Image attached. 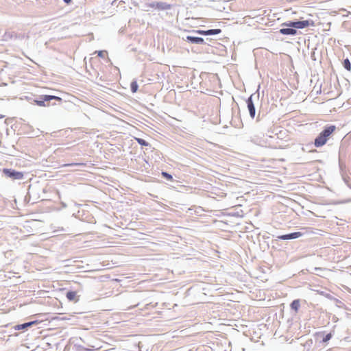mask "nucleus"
I'll return each mask as SVG.
<instances>
[{
    "instance_id": "1",
    "label": "nucleus",
    "mask_w": 351,
    "mask_h": 351,
    "mask_svg": "<svg viewBox=\"0 0 351 351\" xmlns=\"http://www.w3.org/2000/svg\"><path fill=\"white\" fill-rule=\"evenodd\" d=\"M336 127L335 125L326 126L324 130L318 135L315 139V146L319 147L323 146L327 142L328 138L332 134L335 130Z\"/></svg>"
},
{
    "instance_id": "2",
    "label": "nucleus",
    "mask_w": 351,
    "mask_h": 351,
    "mask_svg": "<svg viewBox=\"0 0 351 351\" xmlns=\"http://www.w3.org/2000/svg\"><path fill=\"white\" fill-rule=\"evenodd\" d=\"M145 11H149V8H155L158 10H169L172 8V5L171 4H169L166 2H151V3H145Z\"/></svg>"
},
{
    "instance_id": "3",
    "label": "nucleus",
    "mask_w": 351,
    "mask_h": 351,
    "mask_svg": "<svg viewBox=\"0 0 351 351\" xmlns=\"http://www.w3.org/2000/svg\"><path fill=\"white\" fill-rule=\"evenodd\" d=\"M313 22L309 20L305 21H290L289 23H284L282 24V26L293 27L295 29H303L306 27H308L311 25H313Z\"/></svg>"
},
{
    "instance_id": "4",
    "label": "nucleus",
    "mask_w": 351,
    "mask_h": 351,
    "mask_svg": "<svg viewBox=\"0 0 351 351\" xmlns=\"http://www.w3.org/2000/svg\"><path fill=\"white\" fill-rule=\"evenodd\" d=\"M5 176L12 178L13 180H21L23 178V173L10 169H4L3 170Z\"/></svg>"
},
{
    "instance_id": "5",
    "label": "nucleus",
    "mask_w": 351,
    "mask_h": 351,
    "mask_svg": "<svg viewBox=\"0 0 351 351\" xmlns=\"http://www.w3.org/2000/svg\"><path fill=\"white\" fill-rule=\"evenodd\" d=\"M254 95H251L246 101L247 109L251 118L254 119L256 114V109L253 102Z\"/></svg>"
},
{
    "instance_id": "6",
    "label": "nucleus",
    "mask_w": 351,
    "mask_h": 351,
    "mask_svg": "<svg viewBox=\"0 0 351 351\" xmlns=\"http://www.w3.org/2000/svg\"><path fill=\"white\" fill-rule=\"evenodd\" d=\"M302 234L300 232H295L287 234L278 236L277 238L280 240H291L300 237Z\"/></svg>"
},
{
    "instance_id": "7",
    "label": "nucleus",
    "mask_w": 351,
    "mask_h": 351,
    "mask_svg": "<svg viewBox=\"0 0 351 351\" xmlns=\"http://www.w3.org/2000/svg\"><path fill=\"white\" fill-rule=\"evenodd\" d=\"M186 41L197 45H203L205 44L204 40L201 37L187 36L185 39Z\"/></svg>"
},
{
    "instance_id": "8",
    "label": "nucleus",
    "mask_w": 351,
    "mask_h": 351,
    "mask_svg": "<svg viewBox=\"0 0 351 351\" xmlns=\"http://www.w3.org/2000/svg\"><path fill=\"white\" fill-rule=\"evenodd\" d=\"M36 324H38L37 321H32V322H29L23 323L21 324L16 325L14 328L15 330H25L27 328H29L33 325H35Z\"/></svg>"
},
{
    "instance_id": "9",
    "label": "nucleus",
    "mask_w": 351,
    "mask_h": 351,
    "mask_svg": "<svg viewBox=\"0 0 351 351\" xmlns=\"http://www.w3.org/2000/svg\"><path fill=\"white\" fill-rule=\"evenodd\" d=\"M279 32L283 35L293 36L297 34V30L295 29L293 27H285V28H281L279 30Z\"/></svg>"
},
{
    "instance_id": "10",
    "label": "nucleus",
    "mask_w": 351,
    "mask_h": 351,
    "mask_svg": "<svg viewBox=\"0 0 351 351\" xmlns=\"http://www.w3.org/2000/svg\"><path fill=\"white\" fill-rule=\"evenodd\" d=\"M45 95H41L39 99L35 100V102L39 106H46L45 102L49 100H45Z\"/></svg>"
},
{
    "instance_id": "11",
    "label": "nucleus",
    "mask_w": 351,
    "mask_h": 351,
    "mask_svg": "<svg viewBox=\"0 0 351 351\" xmlns=\"http://www.w3.org/2000/svg\"><path fill=\"white\" fill-rule=\"evenodd\" d=\"M300 306V304L299 300H295L291 304V309L294 310L295 311H298Z\"/></svg>"
},
{
    "instance_id": "12",
    "label": "nucleus",
    "mask_w": 351,
    "mask_h": 351,
    "mask_svg": "<svg viewBox=\"0 0 351 351\" xmlns=\"http://www.w3.org/2000/svg\"><path fill=\"white\" fill-rule=\"evenodd\" d=\"M221 32V30L220 29H212L206 30V36L208 35H216L219 34Z\"/></svg>"
},
{
    "instance_id": "13",
    "label": "nucleus",
    "mask_w": 351,
    "mask_h": 351,
    "mask_svg": "<svg viewBox=\"0 0 351 351\" xmlns=\"http://www.w3.org/2000/svg\"><path fill=\"white\" fill-rule=\"evenodd\" d=\"M76 297V292L75 291H68L66 293V298L69 300V301H73L75 300Z\"/></svg>"
},
{
    "instance_id": "14",
    "label": "nucleus",
    "mask_w": 351,
    "mask_h": 351,
    "mask_svg": "<svg viewBox=\"0 0 351 351\" xmlns=\"http://www.w3.org/2000/svg\"><path fill=\"white\" fill-rule=\"evenodd\" d=\"M343 67L348 70V71H350L351 70V63L350 62V60L346 58L343 60Z\"/></svg>"
},
{
    "instance_id": "15",
    "label": "nucleus",
    "mask_w": 351,
    "mask_h": 351,
    "mask_svg": "<svg viewBox=\"0 0 351 351\" xmlns=\"http://www.w3.org/2000/svg\"><path fill=\"white\" fill-rule=\"evenodd\" d=\"M45 100H49L51 101L52 99H55L59 101H62V98L58 97V96H53V95H45Z\"/></svg>"
},
{
    "instance_id": "16",
    "label": "nucleus",
    "mask_w": 351,
    "mask_h": 351,
    "mask_svg": "<svg viewBox=\"0 0 351 351\" xmlns=\"http://www.w3.org/2000/svg\"><path fill=\"white\" fill-rule=\"evenodd\" d=\"M131 90L132 93H136L138 90V84L136 82L134 81L131 83L130 85Z\"/></svg>"
},
{
    "instance_id": "17",
    "label": "nucleus",
    "mask_w": 351,
    "mask_h": 351,
    "mask_svg": "<svg viewBox=\"0 0 351 351\" xmlns=\"http://www.w3.org/2000/svg\"><path fill=\"white\" fill-rule=\"evenodd\" d=\"M136 139V141L138 142V143L141 145H143V146H148L149 145V143L145 140H144L143 138H137Z\"/></svg>"
},
{
    "instance_id": "18",
    "label": "nucleus",
    "mask_w": 351,
    "mask_h": 351,
    "mask_svg": "<svg viewBox=\"0 0 351 351\" xmlns=\"http://www.w3.org/2000/svg\"><path fill=\"white\" fill-rule=\"evenodd\" d=\"M162 176L163 178H165L169 180H171L173 178L171 174L168 173L167 172H164V171L162 172Z\"/></svg>"
},
{
    "instance_id": "19",
    "label": "nucleus",
    "mask_w": 351,
    "mask_h": 351,
    "mask_svg": "<svg viewBox=\"0 0 351 351\" xmlns=\"http://www.w3.org/2000/svg\"><path fill=\"white\" fill-rule=\"evenodd\" d=\"M85 164L84 163H69V164H64L63 167H72V166H84Z\"/></svg>"
},
{
    "instance_id": "20",
    "label": "nucleus",
    "mask_w": 351,
    "mask_h": 351,
    "mask_svg": "<svg viewBox=\"0 0 351 351\" xmlns=\"http://www.w3.org/2000/svg\"><path fill=\"white\" fill-rule=\"evenodd\" d=\"M332 337V335L330 332L327 334L322 339V341L326 343L328 342Z\"/></svg>"
},
{
    "instance_id": "21",
    "label": "nucleus",
    "mask_w": 351,
    "mask_h": 351,
    "mask_svg": "<svg viewBox=\"0 0 351 351\" xmlns=\"http://www.w3.org/2000/svg\"><path fill=\"white\" fill-rule=\"evenodd\" d=\"M96 53H97L98 56H99L101 58H104L105 54L107 53V51H96Z\"/></svg>"
},
{
    "instance_id": "22",
    "label": "nucleus",
    "mask_w": 351,
    "mask_h": 351,
    "mask_svg": "<svg viewBox=\"0 0 351 351\" xmlns=\"http://www.w3.org/2000/svg\"><path fill=\"white\" fill-rule=\"evenodd\" d=\"M193 32L200 35L206 36V30H195Z\"/></svg>"
},
{
    "instance_id": "23",
    "label": "nucleus",
    "mask_w": 351,
    "mask_h": 351,
    "mask_svg": "<svg viewBox=\"0 0 351 351\" xmlns=\"http://www.w3.org/2000/svg\"><path fill=\"white\" fill-rule=\"evenodd\" d=\"M64 3H66V4H69L71 2V0H63Z\"/></svg>"
},
{
    "instance_id": "24",
    "label": "nucleus",
    "mask_w": 351,
    "mask_h": 351,
    "mask_svg": "<svg viewBox=\"0 0 351 351\" xmlns=\"http://www.w3.org/2000/svg\"><path fill=\"white\" fill-rule=\"evenodd\" d=\"M84 351H93V350L90 349H88V348H84Z\"/></svg>"
},
{
    "instance_id": "25",
    "label": "nucleus",
    "mask_w": 351,
    "mask_h": 351,
    "mask_svg": "<svg viewBox=\"0 0 351 351\" xmlns=\"http://www.w3.org/2000/svg\"><path fill=\"white\" fill-rule=\"evenodd\" d=\"M122 2L125 3H126V0H121V1H119V3H122Z\"/></svg>"
},
{
    "instance_id": "26",
    "label": "nucleus",
    "mask_w": 351,
    "mask_h": 351,
    "mask_svg": "<svg viewBox=\"0 0 351 351\" xmlns=\"http://www.w3.org/2000/svg\"><path fill=\"white\" fill-rule=\"evenodd\" d=\"M4 117L3 115H0V119H3Z\"/></svg>"
}]
</instances>
